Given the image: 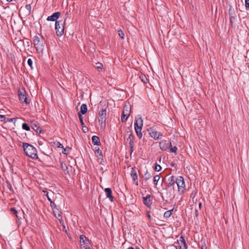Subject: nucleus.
<instances>
[{
    "instance_id": "nucleus-1",
    "label": "nucleus",
    "mask_w": 249,
    "mask_h": 249,
    "mask_svg": "<svg viewBox=\"0 0 249 249\" xmlns=\"http://www.w3.org/2000/svg\"><path fill=\"white\" fill-rule=\"evenodd\" d=\"M24 151L27 156L33 159H37V150L35 147L30 144L23 142L22 145Z\"/></svg>"
},
{
    "instance_id": "nucleus-2",
    "label": "nucleus",
    "mask_w": 249,
    "mask_h": 249,
    "mask_svg": "<svg viewBox=\"0 0 249 249\" xmlns=\"http://www.w3.org/2000/svg\"><path fill=\"white\" fill-rule=\"evenodd\" d=\"M143 126V120L141 117L138 116L135 120L134 127L136 133L139 139L142 136V127Z\"/></svg>"
},
{
    "instance_id": "nucleus-3",
    "label": "nucleus",
    "mask_w": 249,
    "mask_h": 249,
    "mask_svg": "<svg viewBox=\"0 0 249 249\" xmlns=\"http://www.w3.org/2000/svg\"><path fill=\"white\" fill-rule=\"evenodd\" d=\"M68 16V13H67L65 15L64 21L62 20L56 21L55 22V30L56 33L58 36H61L64 30V25L66 21L67 18Z\"/></svg>"
},
{
    "instance_id": "nucleus-4",
    "label": "nucleus",
    "mask_w": 249,
    "mask_h": 249,
    "mask_svg": "<svg viewBox=\"0 0 249 249\" xmlns=\"http://www.w3.org/2000/svg\"><path fill=\"white\" fill-rule=\"evenodd\" d=\"M34 44L38 52H42L44 48V39L43 36L41 38L38 36H35L33 39Z\"/></svg>"
},
{
    "instance_id": "nucleus-5",
    "label": "nucleus",
    "mask_w": 249,
    "mask_h": 249,
    "mask_svg": "<svg viewBox=\"0 0 249 249\" xmlns=\"http://www.w3.org/2000/svg\"><path fill=\"white\" fill-rule=\"evenodd\" d=\"M79 238L81 249H91L92 246L88 238L84 235H81Z\"/></svg>"
},
{
    "instance_id": "nucleus-6",
    "label": "nucleus",
    "mask_w": 249,
    "mask_h": 249,
    "mask_svg": "<svg viewBox=\"0 0 249 249\" xmlns=\"http://www.w3.org/2000/svg\"><path fill=\"white\" fill-rule=\"evenodd\" d=\"M176 181L179 193H184L185 191V185L183 178L182 177L179 176L178 178H176Z\"/></svg>"
},
{
    "instance_id": "nucleus-7",
    "label": "nucleus",
    "mask_w": 249,
    "mask_h": 249,
    "mask_svg": "<svg viewBox=\"0 0 249 249\" xmlns=\"http://www.w3.org/2000/svg\"><path fill=\"white\" fill-rule=\"evenodd\" d=\"M99 117L98 122L101 127L105 126V123L107 119V110L106 109H102L99 112Z\"/></svg>"
},
{
    "instance_id": "nucleus-8",
    "label": "nucleus",
    "mask_w": 249,
    "mask_h": 249,
    "mask_svg": "<svg viewBox=\"0 0 249 249\" xmlns=\"http://www.w3.org/2000/svg\"><path fill=\"white\" fill-rule=\"evenodd\" d=\"M18 98L20 101L26 104L30 103V100L27 97L26 91L22 89L18 91Z\"/></svg>"
},
{
    "instance_id": "nucleus-9",
    "label": "nucleus",
    "mask_w": 249,
    "mask_h": 249,
    "mask_svg": "<svg viewBox=\"0 0 249 249\" xmlns=\"http://www.w3.org/2000/svg\"><path fill=\"white\" fill-rule=\"evenodd\" d=\"M148 131L150 136L153 138L155 140L161 139L162 137V133L161 132H158L156 129L150 127L148 129Z\"/></svg>"
},
{
    "instance_id": "nucleus-10",
    "label": "nucleus",
    "mask_w": 249,
    "mask_h": 249,
    "mask_svg": "<svg viewBox=\"0 0 249 249\" xmlns=\"http://www.w3.org/2000/svg\"><path fill=\"white\" fill-rule=\"evenodd\" d=\"M159 146L161 150L165 151L171 146V142L167 141H162L159 143Z\"/></svg>"
},
{
    "instance_id": "nucleus-11",
    "label": "nucleus",
    "mask_w": 249,
    "mask_h": 249,
    "mask_svg": "<svg viewBox=\"0 0 249 249\" xmlns=\"http://www.w3.org/2000/svg\"><path fill=\"white\" fill-rule=\"evenodd\" d=\"M166 196L167 198H170L174 196L175 194V187H167L165 188Z\"/></svg>"
},
{
    "instance_id": "nucleus-12",
    "label": "nucleus",
    "mask_w": 249,
    "mask_h": 249,
    "mask_svg": "<svg viewBox=\"0 0 249 249\" xmlns=\"http://www.w3.org/2000/svg\"><path fill=\"white\" fill-rule=\"evenodd\" d=\"M151 196L150 195H147L145 197H143V203L147 207L150 208L152 203V200L150 198Z\"/></svg>"
},
{
    "instance_id": "nucleus-13",
    "label": "nucleus",
    "mask_w": 249,
    "mask_h": 249,
    "mask_svg": "<svg viewBox=\"0 0 249 249\" xmlns=\"http://www.w3.org/2000/svg\"><path fill=\"white\" fill-rule=\"evenodd\" d=\"M179 245V249H187V245L186 243L185 240L183 236H181L178 241Z\"/></svg>"
},
{
    "instance_id": "nucleus-14",
    "label": "nucleus",
    "mask_w": 249,
    "mask_h": 249,
    "mask_svg": "<svg viewBox=\"0 0 249 249\" xmlns=\"http://www.w3.org/2000/svg\"><path fill=\"white\" fill-rule=\"evenodd\" d=\"M176 178L174 176L170 177L167 182V187H175L176 184Z\"/></svg>"
},
{
    "instance_id": "nucleus-15",
    "label": "nucleus",
    "mask_w": 249,
    "mask_h": 249,
    "mask_svg": "<svg viewBox=\"0 0 249 249\" xmlns=\"http://www.w3.org/2000/svg\"><path fill=\"white\" fill-rule=\"evenodd\" d=\"M60 15V13L59 12L54 13L52 15L49 16L47 20L48 21H56Z\"/></svg>"
},
{
    "instance_id": "nucleus-16",
    "label": "nucleus",
    "mask_w": 249,
    "mask_h": 249,
    "mask_svg": "<svg viewBox=\"0 0 249 249\" xmlns=\"http://www.w3.org/2000/svg\"><path fill=\"white\" fill-rule=\"evenodd\" d=\"M105 192L107 197L108 198L110 201H113V196L112 195V190L109 188H107L105 189Z\"/></svg>"
},
{
    "instance_id": "nucleus-17",
    "label": "nucleus",
    "mask_w": 249,
    "mask_h": 249,
    "mask_svg": "<svg viewBox=\"0 0 249 249\" xmlns=\"http://www.w3.org/2000/svg\"><path fill=\"white\" fill-rule=\"evenodd\" d=\"M127 133L128 134V138L127 141H129V144L131 148H132L134 146L133 139L134 136L132 135L130 131H127Z\"/></svg>"
},
{
    "instance_id": "nucleus-18",
    "label": "nucleus",
    "mask_w": 249,
    "mask_h": 249,
    "mask_svg": "<svg viewBox=\"0 0 249 249\" xmlns=\"http://www.w3.org/2000/svg\"><path fill=\"white\" fill-rule=\"evenodd\" d=\"M50 205L52 208L53 210V213L54 214L56 218H58V217L56 216V210L58 211V207L59 206H57L53 201L50 202Z\"/></svg>"
},
{
    "instance_id": "nucleus-19",
    "label": "nucleus",
    "mask_w": 249,
    "mask_h": 249,
    "mask_svg": "<svg viewBox=\"0 0 249 249\" xmlns=\"http://www.w3.org/2000/svg\"><path fill=\"white\" fill-rule=\"evenodd\" d=\"M32 128L36 132H41V129L40 128V127L38 125V123L36 122H32V125H31Z\"/></svg>"
},
{
    "instance_id": "nucleus-20",
    "label": "nucleus",
    "mask_w": 249,
    "mask_h": 249,
    "mask_svg": "<svg viewBox=\"0 0 249 249\" xmlns=\"http://www.w3.org/2000/svg\"><path fill=\"white\" fill-rule=\"evenodd\" d=\"M130 176L132 178L133 181H135L138 178L137 172L134 168H131Z\"/></svg>"
},
{
    "instance_id": "nucleus-21",
    "label": "nucleus",
    "mask_w": 249,
    "mask_h": 249,
    "mask_svg": "<svg viewBox=\"0 0 249 249\" xmlns=\"http://www.w3.org/2000/svg\"><path fill=\"white\" fill-rule=\"evenodd\" d=\"M92 142L94 145H99L100 144V142L99 138L97 136H93L92 137Z\"/></svg>"
},
{
    "instance_id": "nucleus-22",
    "label": "nucleus",
    "mask_w": 249,
    "mask_h": 249,
    "mask_svg": "<svg viewBox=\"0 0 249 249\" xmlns=\"http://www.w3.org/2000/svg\"><path fill=\"white\" fill-rule=\"evenodd\" d=\"M87 110L88 109L87 105L85 104H83L81 106L80 112L79 113L80 114L81 113L82 114H85L87 112Z\"/></svg>"
},
{
    "instance_id": "nucleus-23",
    "label": "nucleus",
    "mask_w": 249,
    "mask_h": 249,
    "mask_svg": "<svg viewBox=\"0 0 249 249\" xmlns=\"http://www.w3.org/2000/svg\"><path fill=\"white\" fill-rule=\"evenodd\" d=\"M130 111V110L129 109V107L125 106L124 107L123 112H122V114L126 115V116L129 117Z\"/></svg>"
},
{
    "instance_id": "nucleus-24",
    "label": "nucleus",
    "mask_w": 249,
    "mask_h": 249,
    "mask_svg": "<svg viewBox=\"0 0 249 249\" xmlns=\"http://www.w3.org/2000/svg\"><path fill=\"white\" fill-rule=\"evenodd\" d=\"M173 211V209L166 211L163 215L164 217L166 219L170 217L171 214H172Z\"/></svg>"
},
{
    "instance_id": "nucleus-25",
    "label": "nucleus",
    "mask_w": 249,
    "mask_h": 249,
    "mask_svg": "<svg viewBox=\"0 0 249 249\" xmlns=\"http://www.w3.org/2000/svg\"><path fill=\"white\" fill-rule=\"evenodd\" d=\"M60 165H61V169L64 171H66L68 169V167L66 165V164L65 163H64V162H60Z\"/></svg>"
},
{
    "instance_id": "nucleus-26",
    "label": "nucleus",
    "mask_w": 249,
    "mask_h": 249,
    "mask_svg": "<svg viewBox=\"0 0 249 249\" xmlns=\"http://www.w3.org/2000/svg\"><path fill=\"white\" fill-rule=\"evenodd\" d=\"M160 179V176L159 175H156L154 177V183L157 185L159 180Z\"/></svg>"
},
{
    "instance_id": "nucleus-27",
    "label": "nucleus",
    "mask_w": 249,
    "mask_h": 249,
    "mask_svg": "<svg viewBox=\"0 0 249 249\" xmlns=\"http://www.w3.org/2000/svg\"><path fill=\"white\" fill-rule=\"evenodd\" d=\"M78 117H79V120H80L81 125L83 126V127H85V124L83 122V116H82V115L81 114H80V113H78Z\"/></svg>"
},
{
    "instance_id": "nucleus-28",
    "label": "nucleus",
    "mask_w": 249,
    "mask_h": 249,
    "mask_svg": "<svg viewBox=\"0 0 249 249\" xmlns=\"http://www.w3.org/2000/svg\"><path fill=\"white\" fill-rule=\"evenodd\" d=\"M140 78H141L142 81L143 83H146L147 82V79L145 77L144 75L141 74V75L140 76Z\"/></svg>"
},
{
    "instance_id": "nucleus-29",
    "label": "nucleus",
    "mask_w": 249,
    "mask_h": 249,
    "mask_svg": "<svg viewBox=\"0 0 249 249\" xmlns=\"http://www.w3.org/2000/svg\"><path fill=\"white\" fill-rule=\"evenodd\" d=\"M22 127L23 129L26 131H29L30 130V126L26 123H23L22 124Z\"/></svg>"
},
{
    "instance_id": "nucleus-30",
    "label": "nucleus",
    "mask_w": 249,
    "mask_h": 249,
    "mask_svg": "<svg viewBox=\"0 0 249 249\" xmlns=\"http://www.w3.org/2000/svg\"><path fill=\"white\" fill-rule=\"evenodd\" d=\"M144 179L145 180H147L148 179H149V178H151V174L147 171L145 173V174H144Z\"/></svg>"
},
{
    "instance_id": "nucleus-31",
    "label": "nucleus",
    "mask_w": 249,
    "mask_h": 249,
    "mask_svg": "<svg viewBox=\"0 0 249 249\" xmlns=\"http://www.w3.org/2000/svg\"><path fill=\"white\" fill-rule=\"evenodd\" d=\"M96 68L99 70L100 71L102 70L103 68V65L102 63L100 62H98L96 63Z\"/></svg>"
},
{
    "instance_id": "nucleus-32",
    "label": "nucleus",
    "mask_w": 249,
    "mask_h": 249,
    "mask_svg": "<svg viewBox=\"0 0 249 249\" xmlns=\"http://www.w3.org/2000/svg\"><path fill=\"white\" fill-rule=\"evenodd\" d=\"M154 169L156 171L159 172L161 170V167L159 164L156 163Z\"/></svg>"
},
{
    "instance_id": "nucleus-33",
    "label": "nucleus",
    "mask_w": 249,
    "mask_h": 249,
    "mask_svg": "<svg viewBox=\"0 0 249 249\" xmlns=\"http://www.w3.org/2000/svg\"><path fill=\"white\" fill-rule=\"evenodd\" d=\"M95 153L99 154V156L102 157V151L100 150L99 148L95 147Z\"/></svg>"
},
{
    "instance_id": "nucleus-34",
    "label": "nucleus",
    "mask_w": 249,
    "mask_h": 249,
    "mask_svg": "<svg viewBox=\"0 0 249 249\" xmlns=\"http://www.w3.org/2000/svg\"><path fill=\"white\" fill-rule=\"evenodd\" d=\"M119 36L122 39H124V33L121 30L118 31Z\"/></svg>"
},
{
    "instance_id": "nucleus-35",
    "label": "nucleus",
    "mask_w": 249,
    "mask_h": 249,
    "mask_svg": "<svg viewBox=\"0 0 249 249\" xmlns=\"http://www.w3.org/2000/svg\"><path fill=\"white\" fill-rule=\"evenodd\" d=\"M128 116H126V115H123V114H122V116H121V121L122 122H125L127 118H128Z\"/></svg>"
},
{
    "instance_id": "nucleus-36",
    "label": "nucleus",
    "mask_w": 249,
    "mask_h": 249,
    "mask_svg": "<svg viewBox=\"0 0 249 249\" xmlns=\"http://www.w3.org/2000/svg\"><path fill=\"white\" fill-rule=\"evenodd\" d=\"M11 211L16 215V217L17 218H18V216L17 214L18 213V211L16 210V209L15 208H12L11 209Z\"/></svg>"
},
{
    "instance_id": "nucleus-37",
    "label": "nucleus",
    "mask_w": 249,
    "mask_h": 249,
    "mask_svg": "<svg viewBox=\"0 0 249 249\" xmlns=\"http://www.w3.org/2000/svg\"><path fill=\"white\" fill-rule=\"evenodd\" d=\"M56 216L58 217L57 219L59 221H60V219L59 218V217H61V214H62L61 212L60 211H59V210L58 209V211L56 210Z\"/></svg>"
},
{
    "instance_id": "nucleus-38",
    "label": "nucleus",
    "mask_w": 249,
    "mask_h": 249,
    "mask_svg": "<svg viewBox=\"0 0 249 249\" xmlns=\"http://www.w3.org/2000/svg\"><path fill=\"white\" fill-rule=\"evenodd\" d=\"M170 151L171 152L173 153H177V151L178 150V148L176 146L172 147V146L170 147Z\"/></svg>"
},
{
    "instance_id": "nucleus-39",
    "label": "nucleus",
    "mask_w": 249,
    "mask_h": 249,
    "mask_svg": "<svg viewBox=\"0 0 249 249\" xmlns=\"http://www.w3.org/2000/svg\"><path fill=\"white\" fill-rule=\"evenodd\" d=\"M27 63L28 65L32 69L33 61L31 58H29L27 60Z\"/></svg>"
},
{
    "instance_id": "nucleus-40",
    "label": "nucleus",
    "mask_w": 249,
    "mask_h": 249,
    "mask_svg": "<svg viewBox=\"0 0 249 249\" xmlns=\"http://www.w3.org/2000/svg\"><path fill=\"white\" fill-rule=\"evenodd\" d=\"M245 7L247 9H249V0H245Z\"/></svg>"
},
{
    "instance_id": "nucleus-41",
    "label": "nucleus",
    "mask_w": 249,
    "mask_h": 249,
    "mask_svg": "<svg viewBox=\"0 0 249 249\" xmlns=\"http://www.w3.org/2000/svg\"><path fill=\"white\" fill-rule=\"evenodd\" d=\"M16 120V118H6V119L5 120V121L4 122H11Z\"/></svg>"
},
{
    "instance_id": "nucleus-42",
    "label": "nucleus",
    "mask_w": 249,
    "mask_h": 249,
    "mask_svg": "<svg viewBox=\"0 0 249 249\" xmlns=\"http://www.w3.org/2000/svg\"><path fill=\"white\" fill-rule=\"evenodd\" d=\"M26 9L28 10L29 13H30L31 10V6L30 4H27L25 6Z\"/></svg>"
},
{
    "instance_id": "nucleus-43",
    "label": "nucleus",
    "mask_w": 249,
    "mask_h": 249,
    "mask_svg": "<svg viewBox=\"0 0 249 249\" xmlns=\"http://www.w3.org/2000/svg\"><path fill=\"white\" fill-rule=\"evenodd\" d=\"M6 119V118L4 115H0V121L4 122Z\"/></svg>"
},
{
    "instance_id": "nucleus-44",
    "label": "nucleus",
    "mask_w": 249,
    "mask_h": 249,
    "mask_svg": "<svg viewBox=\"0 0 249 249\" xmlns=\"http://www.w3.org/2000/svg\"><path fill=\"white\" fill-rule=\"evenodd\" d=\"M56 145L57 147L59 148H63V145L59 142H57L56 143Z\"/></svg>"
},
{
    "instance_id": "nucleus-45",
    "label": "nucleus",
    "mask_w": 249,
    "mask_h": 249,
    "mask_svg": "<svg viewBox=\"0 0 249 249\" xmlns=\"http://www.w3.org/2000/svg\"><path fill=\"white\" fill-rule=\"evenodd\" d=\"M46 196L47 197L48 200L50 201V202H51L52 201V200L51 199V198H50V196H49V193H47L46 195Z\"/></svg>"
},
{
    "instance_id": "nucleus-46",
    "label": "nucleus",
    "mask_w": 249,
    "mask_h": 249,
    "mask_svg": "<svg viewBox=\"0 0 249 249\" xmlns=\"http://www.w3.org/2000/svg\"><path fill=\"white\" fill-rule=\"evenodd\" d=\"M147 216L148 217V218H149V219H150V218H151V215H150V212H147Z\"/></svg>"
},
{
    "instance_id": "nucleus-47",
    "label": "nucleus",
    "mask_w": 249,
    "mask_h": 249,
    "mask_svg": "<svg viewBox=\"0 0 249 249\" xmlns=\"http://www.w3.org/2000/svg\"><path fill=\"white\" fill-rule=\"evenodd\" d=\"M233 19H234L233 17H231L230 18V22H231V23H232V20H233Z\"/></svg>"
},
{
    "instance_id": "nucleus-48",
    "label": "nucleus",
    "mask_w": 249,
    "mask_h": 249,
    "mask_svg": "<svg viewBox=\"0 0 249 249\" xmlns=\"http://www.w3.org/2000/svg\"><path fill=\"white\" fill-rule=\"evenodd\" d=\"M233 19H234L233 17H231L230 18V22H231V23H232V20H233Z\"/></svg>"
},
{
    "instance_id": "nucleus-49",
    "label": "nucleus",
    "mask_w": 249,
    "mask_h": 249,
    "mask_svg": "<svg viewBox=\"0 0 249 249\" xmlns=\"http://www.w3.org/2000/svg\"><path fill=\"white\" fill-rule=\"evenodd\" d=\"M62 153L64 154H67V153L66 152V149H64V151L62 152Z\"/></svg>"
},
{
    "instance_id": "nucleus-50",
    "label": "nucleus",
    "mask_w": 249,
    "mask_h": 249,
    "mask_svg": "<svg viewBox=\"0 0 249 249\" xmlns=\"http://www.w3.org/2000/svg\"><path fill=\"white\" fill-rule=\"evenodd\" d=\"M206 248H207V247H206V245H204V246L203 245V246H202L201 249H206Z\"/></svg>"
},
{
    "instance_id": "nucleus-51",
    "label": "nucleus",
    "mask_w": 249,
    "mask_h": 249,
    "mask_svg": "<svg viewBox=\"0 0 249 249\" xmlns=\"http://www.w3.org/2000/svg\"><path fill=\"white\" fill-rule=\"evenodd\" d=\"M127 249H134V248L130 247H129Z\"/></svg>"
},
{
    "instance_id": "nucleus-52",
    "label": "nucleus",
    "mask_w": 249,
    "mask_h": 249,
    "mask_svg": "<svg viewBox=\"0 0 249 249\" xmlns=\"http://www.w3.org/2000/svg\"><path fill=\"white\" fill-rule=\"evenodd\" d=\"M201 203H199V207H201Z\"/></svg>"
},
{
    "instance_id": "nucleus-53",
    "label": "nucleus",
    "mask_w": 249,
    "mask_h": 249,
    "mask_svg": "<svg viewBox=\"0 0 249 249\" xmlns=\"http://www.w3.org/2000/svg\"><path fill=\"white\" fill-rule=\"evenodd\" d=\"M85 130H86V128H84V129H83V131H84L85 132H86Z\"/></svg>"
},
{
    "instance_id": "nucleus-54",
    "label": "nucleus",
    "mask_w": 249,
    "mask_h": 249,
    "mask_svg": "<svg viewBox=\"0 0 249 249\" xmlns=\"http://www.w3.org/2000/svg\"><path fill=\"white\" fill-rule=\"evenodd\" d=\"M136 249H140V248H136Z\"/></svg>"
},
{
    "instance_id": "nucleus-55",
    "label": "nucleus",
    "mask_w": 249,
    "mask_h": 249,
    "mask_svg": "<svg viewBox=\"0 0 249 249\" xmlns=\"http://www.w3.org/2000/svg\"><path fill=\"white\" fill-rule=\"evenodd\" d=\"M86 130H88V128L86 127Z\"/></svg>"
},
{
    "instance_id": "nucleus-56",
    "label": "nucleus",
    "mask_w": 249,
    "mask_h": 249,
    "mask_svg": "<svg viewBox=\"0 0 249 249\" xmlns=\"http://www.w3.org/2000/svg\"><path fill=\"white\" fill-rule=\"evenodd\" d=\"M176 249H178V248H177V247H176Z\"/></svg>"
},
{
    "instance_id": "nucleus-57",
    "label": "nucleus",
    "mask_w": 249,
    "mask_h": 249,
    "mask_svg": "<svg viewBox=\"0 0 249 249\" xmlns=\"http://www.w3.org/2000/svg\"><path fill=\"white\" fill-rule=\"evenodd\" d=\"M6 0L8 1V0Z\"/></svg>"
}]
</instances>
